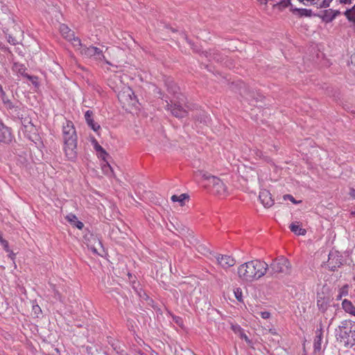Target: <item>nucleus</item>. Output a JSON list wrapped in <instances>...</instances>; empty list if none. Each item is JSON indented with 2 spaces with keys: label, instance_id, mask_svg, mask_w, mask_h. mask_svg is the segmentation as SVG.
I'll list each match as a JSON object with an SVG mask.
<instances>
[{
  "label": "nucleus",
  "instance_id": "nucleus-34",
  "mask_svg": "<svg viewBox=\"0 0 355 355\" xmlns=\"http://www.w3.org/2000/svg\"><path fill=\"white\" fill-rule=\"evenodd\" d=\"M19 120L21 121V123L22 125V128H26V125H33L32 123L31 119L29 117H23L19 119Z\"/></svg>",
  "mask_w": 355,
  "mask_h": 355
},
{
  "label": "nucleus",
  "instance_id": "nucleus-42",
  "mask_svg": "<svg viewBox=\"0 0 355 355\" xmlns=\"http://www.w3.org/2000/svg\"><path fill=\"white\" fill-rule=\"evenodd\" d=\"M260 315L261 316L262 318L263 319H268L270 318V313H269L268 311H261L260 313Z\"/></svg>",
  "mask_w": 355,
  "mask_h": 355
},
{
  "label": "nucleus",
  "instance_id": "nucleus-58",
  "mask_svg": "<svg viewBox=\"0 0 355 355\" xmlns=\"http://www.w3.org/2000/svg\"><path fill=\"white\" fill-rule=\"evenodd\" d=\"M122 95H123L122 94H119L118 97H119V99H121V98L122 97Z\"/></svg>",
  "mask_w": 355,
  "mask_h": 355
},
{
  "label": "nucleus",
  "instance_id": "nucleus-22",
  "mask_svg": "<svg viewBox=\"0 0 355 355\" xmlns=\"http://www.w3.org/2000/svg\"><path fill=\"white\" fill-rule=\"evenodd\" d=\"M343 15L346 17L347 20L355 26V4L351 8L347 9Z\"/></svg>",
  "mask_w": 355,
  "mask_h": 355
},
{
  "label": "nucleus",
  "instance_id": "nucleus-20",
  "mask_svg": "<svg viewBox=\"0 0 355 355\" xmlns=\"http://www.w3.org/2000/svg\"><path fill=\"white\" fill-rule=\"evenodd\" d=\"M94 143V148L97 152L98 157L102 159L103 161H105V157H108L109 155L107 153V152L102 148L101 146L98 144V143L96 141V140L94 139L93 141Z\"/></svg>",
  "mask_w": 355,
  "mask_h": 355
},
{
  "label": "nucleus",
  "instance_id": "nucleus-21",
  "mask_svg": "<svg viewBox=\"0 0 355 355\" xmlns=\"http://www.w3.org/2000/svg\"><path fill=\"white\" fill-rule=\"evenodd\" d=\"M332 9L329 10H324L321 12V14L318 16L322 19L323 21L326 23H329L332 21L334 18V15H332Z\"/></svg>",
  "mask_w": 355,
  "mask_h": 355
},
{
  "label": "nucleus",
  "instance_id": "nucleus-50",
  "mask_svg": "<svg viewBox=\"0 0 355 355\" xmlns=\"http://www.w3.org/2000/svg\"><path fill=\"white\" fill-rule=\"evenodd\" d=\"M350 62L352 65L355 66V54L351 55Z\"/></svg>",
  "mask_w": 355,
  "mask_h": 355
},
{
  "label": "nucleus",
  "instance_id": "nucleus-49",
  "mask_svg": "<svg viewBox=\"0 0 355 355\" xmlns=\"http://www.w3.org/2000/svg\"><path fill=\"white\" fill-rule=\"evenodd\" d=\"M259 1L261 4L262 3L267 4L268 2L270 4V3H274L273 0H259Z\"/></svg>",
  "mask_w": 355,
  "mask_h": 355
},
{
  "label": "nucleus",
  "instance_id": "nucleus-7",
  "mask_svg": "<svg viewBox=\"0 0 355 355\" xmlns=\"http://www.w3.org/2000/svg\"><path fill=\"white\" fill-rule=\"evenodd\" d=\"M164 85L168 93L173 96L172 100H183L184 95L180 92V87L171 77L164 78Z\"/></svg>",
  "mask_w": 355,
  "mask_h": 355
},
{
  "label": "nucleus",
  "instance_id": "nucleus-25",
  "mask_svg": "<svg viewBox=\"0 0 355 355\" xmlns=\"http://www.w3.org/2000/svg\"><path fill=\"white\" fill-rule=\"evenodd\" d=\"M194 118L196 121H199L200 123H203L205 125H208L210 121V118L209 116L202 111H200L199 115H196Z\"/></svg>",
  "mask_w": 355,
  "mask_h": 355
},
{
  "label": "nucleus",
  "instance_id": "nucleus-18",
  "mask_svg": "<svg viewBox=\"0 0 355 355\" xmlns=\"http://www.w3.org/2000/svg\"><path fill=\"white\" fill-rule=\"evenodd\" d=\"M66 219L71 225L79 230H82L84 227V224L81 221L78 220L76 216L73 214L67 215L66 216Z\"/></svg>",
  "mask_w": 355,
  "mask_h": 355
},
{
  "label": "nucleus",
  "instance_id": "nucleus-27",
  "mask_svg": "<svg viewBox=\"0 0 355 355\" xmlns=\"http://www.w3.org/2000/svg\"><path fill=\"white\" fill-rule=\"evenodd\" d=\"M328 300L324 297L318 296L317 305L320 310L325 311L327 309Z\"/></svg>",
  "mask_w": 355,
  "mask_h": 355
},
{
  "label": "nucleus",
  "instance_id": "nucleus-5",
  "mask_svg": "<svg viewBox=\"0 0 355 355\" xmlns=\"http://www.w3.org/2000/svg\"><path fill=\"white\" fill-rule=\"evenodd\" d=\"M165 109L169 110L173 116L178 119H182L188 116V112L182 105L184 103L183 100H166Z\"/></svg>",
  "mask_w": 355,
  "mask_h": 355
},
{
  "label": "nucleus",
  "instance_id": "nucleus-57",
  "mask_svg": "<svg viewBox=\"0 0 355 355\" xmlns=\"http://www.w3.org/2000/svg\"><path fill=\"white\" fill-rule=\"evenodd\" d=\"M3 90L2 86L0 85V92L1 93Z\"/></svg>",
  "mask_w": 355,
  "mask_h": 355
},
{
  "label": "nucleus",
  "instance_id": "nucleus-44",
  "mask_svg": "<svg viewBox=\"0 0 355 355\" xmlns=\"http://www.w3.org/2000/svg\"><path fill=\"white\" fill-rule=\"evenodd\" d=\"M25 70H26V68L23 65H21L20 67L18 69L19 73H21L24 76L26 74Z\"/></svg>",
  "mask_w": 355,
  "mask_h": 355
},
{
  "label": "nucleus",
  "instance_id": "nucleus-4",
  "mask_svg": "<svg viewBox=\"0 0 355 355\" xmlns=\"http://www.w3.org/2000/svg\"><path fill=\"white\" fill-rule=\"evenodd\" d=\"M290 263L284 257H279L274 259L272 263L268 265V274L270 276L277 275L278 274H287L290 270Z\"/></svg>",
  "mask_w": 355,
  "mask_h": 355
},
{
  "label": "nucleus",
  "instance_id": "nucleus-14",
  "mask_svg": "<svg viewBox=\"0 0 355 355\" xmlns=\"http://www.w3.org/2000/svg\"><path fill=\"white\" fill-rule=\"evenodd\" d=\"M85 119L88 126L94 132H97L101 129L100 125L94 121V112L92 110H87L85 112Z\"/></svg>",
  "mask_w": 355,
  "mask_h": 355
},
{
  "label": "nucleus",
  "instance_id": "nucleus-29",
  "mask_svg": "<svg viewBox=\"0 0 355 355\" xmlns=\"http://www.w3.org/2000/svg\"><path fill=\"white\" fill-rule=\"evenodd\" d=\"M189 198V196L186 193H182L180 196L173 195L171 197V200L173 202H179L180 205H184V202L186 199Z\"/></svg>",
  "mask_w": 355,
  "mask_h": 355
},
{
  "label": "nucleus",
  "instance_id": "nucleus-3",
  "mask_svg": "<svg viewBox=\"0 0 355 355\" xmlns=\"http://www.w3.org/2000/svg\"><path fill=\"white\" fill-rule=\"evenodd\" d=\"M336 337L345 347L355 345V322L350 320L342 321L336 329Z\"/></svg>",
  "mask_w": 355,
  "mask_h": 355
},
{
  "label": "nucleus",
  "instance_id": "nucleus-9",
  "mask_svg": "<svg viewBox=\"0 0 355 355\" xmlns=\"http://www.w3.org/2000/svg\"><path fill=\"white\" fill-rule=\"evenodd\" d=\"M343 265L342 256L336 251L330 252L328 256L327 267L331 271H335Z\"/></svg>",
  "mask_w": 355,
  "mask_h": 355
},
{
  "label": "nucleus",
  "instance_id": "nucleus-55",
  "mask_svg": "<svg viewBox=\"0 0 355 355\" xmlns=\"http://www.w3.org/2000/svg\"><path fill=\"white\" fill-rule=\"evenodd\" d=\"M15 256V254L14 253H12H12H10V254H9V257H10L12 259H14Z\"/></svg>",
  "mask_w": 355,
  "mask_h": 355
},
{
  "label": "nucleus",
  "instance_id": "nucleus-6",
  "mask_svg": "<svg viewBox=\"0 0 355 355\" xmlns=\"http://www.w3.org/2000/svg\"><path fill=\"white\" fill-rule=\"evenodd\" d=\"M203 178L208 181V186L211 187V191L218 196H225L227 194V187L224 182L216 176L204 174Z\"/></svg>",
  "mask_w": 355,
  "mask_h": 355
},
{
  "label": "nucleus",
  "instance_id": "nucleus-31",
  "mask_svg": "<svg viewBox=\"0 0 355 355\" xmlns=\"http://www.w3.org/2000/svg\"><path fill=\"white\" fill-rule=\"evenodd\" d=\"M295 12H297L300 16L311 17L312 15V10L306 8H295Z\"/></svg>",
  "mask_w": 355,
  "mask_h": 355
},
{
  "label": "nucleus",
  "instance_id": "nucleus-52",
  "mask_svg": "<svg viewBox=\"0 0 355 355\" xmlns=\"http://www.w3.org/2000/svg\"><path fill=\"white\" fill-rule=\"evenodd\" d=\"M91 250H92L94 253L98 254V252H97V249H96L95 247H92V248H91Z\"/></svg>",
  "mask_w": 355,
  "mask_h": 355
},
{
  "label": "nucleus",
  "instance_id": "nucleus-54",
  "mask_svg": "<svg viewBox=\"0 0 355 355\" xmlns=\"http://www.w3.org/2000/svg\"><path fill=\"white\" fill-rule=\"evenodd\" d=\"M158 94H159V97H161V98H163V95H162V92H161L160 89H158L157 92Z\"/></svg>",
  "mask_w": 355,
  "mask_h": 355
},
{
  "label": "nucleus",
  "instance_id": "nucleus-33",
  "mask_svg": "<svg viewBox=\"0 0 355 355\" xmlns=\"http://www.w3.org/2000/svg\"><path fill=\"white\" fill-rule=\"evenodd\" d=\"M234 293L236 299L240 302H243L242 290L241 288H236L234 290Z\"/></svg>",
  "mask_w": 355,
  "mask_h": 355
},
{
  "label": "nucleus",
  "instance_id": "nucleus-48",
  "mask_svg": "<svg viewBox=\"0 0 355 355\" xmlns=\"http://www.w3.org/2000/svg\"><path fill=\"white\" fill-rule=\"evenodd\" d=\"M332 15H334V18L335 19L337 16L340 15V12L339 10H332Z\"/></svg>",
  "mask_w": 355,
  "mask_h": 355
},
{
  "label": "nucleus",
  "instance_id": "nucleus-38",
  "mask_svg": "<svg viewBox=\"0 0 355 355\" xmlns=\"http://www.w3.org/2000/svg\"><path fill=\"white\" fill-rule=\"evenodd\" d=\"M284 200H291L293 203L294 204H297L299 203L298 201H297L293 196L290 195V194H286L284 196Z\"/></svg>",
  "mask_w": 355,
  "mask_h": 355
},
{
  "label": "nucleus",
  "instance_id": "nucleus-11",
  "mask_svg": "<svg viewBox=\"0 0 355 355\" xmlns=\"http://www.w3.org/2000/svg\"><path fill=\"white\" fill-rule=\"evenodd\" d=\"M241 94L249 101L255 100L256 102L260 101L263 98L261 94L254 91L252 89L246 87L243 85V88L241 89Z\"/></svg>",
  "mask_w": 355,
  "mask_h": 355
},
{
  "label": "nucleus",
  "instance_id": "nucleus-43",
  "mask_svg": "<svg viewBox=\"0 0 355 355\" xmlns=\"http://www.w3.org/2000/svg\"><path fill=\"white\" fill-rule=\"evenodd\" d=\"M0 241L3 244L5 250L8 252V242L6 241H5V240H3L1 236H0Z\"/></svg>",
  "mask_w": 355,
  "mask_h": 355
},
{
  "label": "nucleus",
  "instance_id": "nucleus-15",
  "mask_svg": "<svg viewBox=\"0 0 355 355\" xmlns=\"http://www.w3.org/2000/svg\"><path fill=\"white\" fill-rule=\"evenodd\" d=\"M259 199L265 207H270L274 204L270 193L267 190H263L259 193Z\"/></svg>",
  "mask_w": 355,
  "mask_h": 355
},
{
  "label": "nucleus",
  "instance_id": "nucleus-39",
  "mask_svg": "<svg viewBox=\"0 0 355 355\" xmlns=\"http://www.w3.org/2000/svg\"><path fill=\"white\" fill-rule=\"evenodd\" d=\"M33 311L34 314L38 317V315L41 313L42 310L41 308L38 305H33Z\"/></svg>",
  "mask_w": 355,
  "mask_h": 355
},
{
  "label": "nucleus",
  "instance_id": "nucleus-46",
  "mask_svg": "<svg viewBox=\"0 0 355 355\" xmlns=\"http://www.w3.org/2000/svg\"><path fill=\"white\" fill-rule=\"evenodd\" d=\"M8 42L12 45H15L17 44V41L15 40V39L10 36L9 37Z\"/></svg>",
  "mask_w": 355,
  "mask_h": 355
},
{
  "label": "nucleus",
  "instance_id": "nucleus-23",
  "mask_svg": "<svg viewBox=\"0 0 355 355\" xmlns=\"http://www.w3.org/2000/svg\"><path fill=\"white\" fill-rule=\"evenodd\" d=\"M322 336V333L320 331L316 332V336L315 337L314 343H313V348H314L315 352H320L321 350Z\"/></svg>",
  "mask_w": 355,
  "mask_h": 355
},
{
  "label": "nucleus",
  "instance_id": "nucleus-1",
  "mask_svg": "<svg viewBox=\"0 0 355 355\" xmlns=\"http://www.w3.org/2000/svg\"><path fill=\"white\" fill-rule=\"evenodd\" d=\"M268 270V264L259 259H254L241 264L238 268V275L245 282H252L263 277Z\"/></svg>",
  "mask_w": 355,
  "mask_h": 355
},
{
  "label": "nucleus",
  "instance_id": "nucleus-51",
  "mask_svg": "<svg viewBox=\"0 0 355 355\" xmlns=\"http://www.w3.org/2000/svg\"><path fill=\"white\" fill-rule=\"evenodd\" d=\"M241 337L242 338H244L246 342L250 343V340H249L248 337L244 333H241Z\"/></svg>",
  "mask_w": 355,
  "mask_h": 355
},
{
  "label": "nucleus",
  "instance_id": "nucleus-24",
  "mask_svg": "<svg viewBox=\"0 0 355 355\" xmlns=\"http://www.w3.org/2000/svg\"><path fill=\"white\" fill-rule=\"evenodd\" d=\"M342 306L346 312L355 316V306L350 301L344 300L342 302Z\"/></svg>",
  "mask_w": 355,
  "mask_h": 355
},
{
  "label": "nucleus",
  "instance_id": "nucleus-10",
  "mask_svg": "<svg viewBox=\"0 0 355 355\" xmlns=\"http://www.w3.org/2000/svg\"><path fill=\"white\" fill-rule=\"evenodd\" d=\"M214 257L216 258L217 263L225 269L233 266L236 263L234 259L229 255H220L216 254Z\"/></svg>",
  "mask_w": 355,
  "mask_h": 355
},
{
  "label": "nucleus",
  "instance_id": "nucleus-41",
  "mask_svg": "<svg viewBox=\"0 0 355 355\" xmlns=\"http://www.w3.org/2000/svg\"><path fill=\"white\" fill-rule=\"evenodd\" d=\"M1 98L3 102V104H6V101H10V100L8 98V97L6 96V92L4 91H2L1 93Z\"/></svg>",
  "mask_w": 355,
  "mask_h": 355
},
{
  "label": "nucleus",
  "instance_id": "nucleus-12",
  "mask_svg": "<svg viewBox=\"0 0 355 355\" xmlns=\"http://www.w3.org/2000/svg\"><path fill=\"white\" fill-rule=\"evenodd\" d=\"M12 140L10 129L0 121V142L8 144Z\"/></svg>",
  "mask_w": 355,
  "mask_h": 355
},
{
  "label": "nucleus",
  "instance_id": "nucleus-8",
  "mask_svg": "<svg viewBox=\"0 0 355 355\" xmlns=\"http://www.w3.org/2000/svg\"><path fill=\"white\" fill-rule=\"evenodd\" d=\"M81 53L88 58H94L97 60H103L105 59V56L103 53V51L98 47L94 46H82Z\"/></svg>",
  "mask_w": 355,
  "mask_h": 355
},
{
  "label": "nucleus",
  "instance_id": "nucleus-26",
  "mask_svg": "<svg viewBox=\"0 0 355 355\" xmlns=\"http://www.w3.org/2000/svg\"><path fill=\"white\" fill-rule=\"evenodd\" d=\"M270 5L273 7L274 9H277L278 11H282L283 9L291 5V0H282L277 3H270Z\"/></svg>",
  "mask_w": 355,
  "mask_h": 355
},
{
  "label": "nucleus",
  "instance_id": "nucleus-28",
  "mask_svg": "<svg viewBox=\"0 0 355 355\" xmlns=\"http://www.w3.org/2000/svg\"><path fill=\"white\" fill-rule=\"evenodd\" d=\"M105 164L102 165V170L104 173V174L107 175H114L113 170L111 166L110 165L107 157H105Z\"/></svg>",
  "mask_w": 355,
  "mask_h": 355
},
{
  "label": "nucleus",
  "instance_id": "nucleus-47",
  "mask_svg": "<svg viewBox=\"0 0 355 355\" xmlns=\"http://www.w3.org/2000/svg\"><path fill=\"white\" fill-rule=\"evenodd\" d=\"M349 194L351 197L355 198V189L353 188H350Z\"/></svg>",
  "mask_w": 355,
  "mask_h": 355
},
{
  "label": "nucleus",
  "instance_id": "nucleus-19",
  "mask_svg": "<svg viewBox=\"0 0 355 355\" xmlns=\"http://www.w3.org/2000/svg\"><path fill=\"white\" fill-rule=\"evenodd\" d=\"M22 109L20 105H17L14 108H12L10 112H8V114L13 119L18 120L22 118Z\"/></svg>",
  "mask_w": 355,
  "mask_h": 355
},
{
  "label": "nucleus",
  "instance_id": "nucleus-56",
  "mask_svg": "<svg viewBox=\"0 0 355 355\" xmlns=\"http://www.w3.org/2000/svg\"><path fill=\"white\" fill-rule=\"evenodd\" d=\"M98 244L100 245V247H102L101 242L99 240H98Z\"/></svg>",
  "mask_w": 355,
  "mask_h": 355
},
{
  "label": "nucleus",
  "instance_id": "nucleus-37",
  "mask_svg": "<svg viewBox=\"0 0 355 355\" xmlns=\"http://www.w3.org/2000/svg\"><path fill=\"white\" fill-rule=\"evenodd\" d=\"M24 77H26L33 85H37V78L34 76L28 75V73H26L24 75Z\"/></svg>",
  "mask_w": 355,
  "mask_h": 355
},
{
  "label": "nucleus",
  "instance_id": "nucleus-40",
  "mask_svg": "<svg viewBox=\"0 0 355 355\" xmlns=\"http://www.w3.org/2000/svg\"><path fill=\"white\" fill-rule=\"evenodd\" d=\"M332 0H323L320 4V8H328Z\"/></svg>",
  "mask_w": 355,
  "mask_h": 355
},
{
  "label": "nucleus",
  "instance_id": "nucleus-30",
  "mask_svg": "<svg viewBox=\"0 0 355 355\" xmlns=\"http://www.w3.org/2000/svg\"><path fill=\"white\" fill-rule=\"evenodd\" d=\"M349 291V286L347 284L344 285L341 287L338 291V294L336 296V300H340L343 296H347L348 295Z\"/></svg>",
  "mask_w": 355,
  "mask_h": 355
},
{
  "label": "nucleus",
  "instance_id": "nucleus-17",
  "mask_svg": "<svg viewBox=\"0 0 355 355\" xmlns=\"http://www.w3.org/2000/svg\"><path fill=\"white\" fill-rule=\"evenodd\" d=\"M289 229L296 235H305L306 233V230L302 228L300 222L297 221L293 222L289 225Z\"/></svg>",
  "mask_w": 355,
  "mask_h": 355
},
{
  "label": "nucleus",
  "instance_id": "nucleus-16",
  "mask_svg": "<svg viewBox=\"0 0 355 355\" xmlns=\"http://www.w3.org/2000/svg\"><path fill=\"white\" fill-rule=\"evenodd\" d=\"M21 130L24 132L25 137L29 140L34 141L37 139V129L34 125H26V128H21Z\"/></svg>",
  "mask_w": 355,
  "mask_h": 355
},
{
  "label": "nucleus",
  "instance_id": "nucleus-53",
  "mask_svg": "<svg viewBox=\"0 0 355 355\" xmlns=\"http://www.w3.org/2000/svg\"><path fill=\"white\" fill-rule=\"evenodd\" d=\"M55 297L56 298H58V299H59V300H60V293H59L58 292H56V293H55Z\"/></svg>",
  "mask_w": 355,
  "mask_h": 355
},
{
  "label": "nucleus",
  "instance_id": "nucleus-35",
  "mask_svg": "<svg viewBox=\"0 0 355 355\" xmlns=\"http://www.w3.org/2000/svg\"><path fill=\"white\" fill-rule=\"evenodd\" d=\"M17 104L13 103L11 101H6V104L3 105L4 108L6 109L7 113L10 112L14 107H15Z\"/></svg>",
  "mask_w": 355,
  "mask_h": 355
},
{
  "label": "nucleus",
  "instance_id": "nucleus-32",
  "mask_svg": "<svg viewBox=\"0 0 355 355\" xmlns=\"http://www.w3.org/2000/svg\"><path fill=\"white\" fill-rule=\"evenodd\" d=\"M198 251L202 254L207 255V254H211L209 249L204 244H200L198 246Z\"/></svg>",
  "mask_w": 355,
  "mask_h": 355
},
{
  "label": "nucleus",
  "instance_id": "nucleus-45",
  "mask_svg": "<svg viewBox=\"0 0 355 355\" xmlns=\"http://www.w3.org/2000/svg\"><path fill=\"white\" fill-rule=\"evenodd\" d=\"M354 0H338L341 4H352Z\"/></svg>",
  "mask_w": 355,
  "mask_h": 355
},
{
  "label": "nucleus",
  "instance_id": "nucleus-13",
  "mask_svg": "<svg viewBox=\"0 0 355 355\" xmlns=\"http://www.w3.org/2000/svg\"><path fill=\"white\" fill-rule=\"evenodd\" d=\"M60 31L63 37L69 40H73L78 43V45L81 46L80 40L78 37H76L73 35V33L71 31V29L65 24H61L60 26Z\"/></svg>",
  "mask_w": 355,
  "mask_h": 355
},
{
  "label": "nucleus",
  "instance_id": "nucleus-2",
  "mask_svg": "<svg viewBox=\"0 0 355 355\" xmlns=\"http://www.w3.org/2000/svg\"><path fill=\"white\" fill-rule=\"evenodd\" d=\"M64 150L68 159L73 161L77 157V135L73 123L71 121H66L62 125Z\"/></svg>",
  "mask_w": 355,
  "mask_h": 355
},
{
  "label": "nucleus",
  "instance_id": "nucleus-36",
  "mask_svg": "<svg viewBox=\"0 0 355 355\" xmlns=\"http://www.w3.org/2000/svg\"><path fill=\"white\" fill-rule=\"evenodd\" d=\"M305 6L317 4L320 0H298Z\"/></svg>",
  "mask_w": 355,
  "mask_h": 355
}]
</instances>
